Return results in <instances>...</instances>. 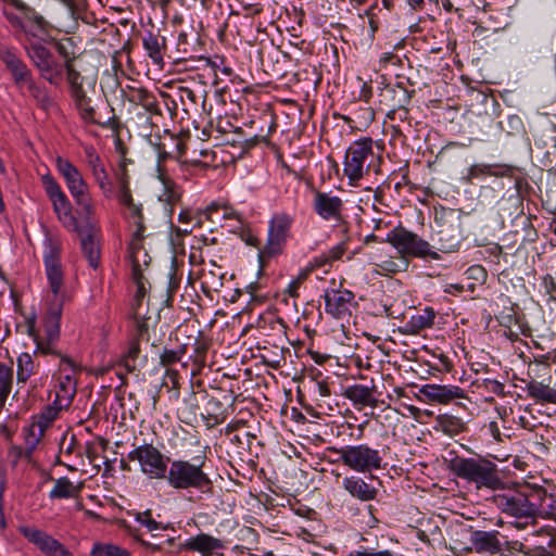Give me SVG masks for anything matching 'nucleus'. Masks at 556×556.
I'll return each mask as SVG.
<instances>
[{"label": "nucleus", "mask_w": 556, "mask_h": 556, "mask_svg": "<svg viewBox=\"0 0 556 556\" xmlns=\"http://www.w3.org/2000/svg\"><path fill=\"white\" fill-rule=\"evenodd\" d=\"M200 553L202 556H223L226 549L225 543L207 533H199L190 536L179 546V551Z\"/></svg>", "instance_id": "nucleus-19"}, {"label": "nucleus", "mask_w": 556, "mask_h": 556, "mask_svg": "<svg viewBox=\"0 0 556 556\" xmlns=\"http://www.w3.org/2000/svg\"><path fill=\"white\" fill-rule=\"evenodd\" d=\"M135 520L142 527H144L149 532H153L156 530H166L168 528L167 525L156 521L152 517V513L150 509L144 511H138L135 514Z\"/></svg>", "instance_id": "nucleus-45"}, {"label": "nucleus", "mask_w": 556, "mask_h": 556, "mask_svg": "<svg viewBox=\"0 0 556 556\" xmlns=\"http://www.w3.org/2000/svg\"><path fill=\"white\" fill-rule=\"evenodd\" d=\"M76 394V379L70 372L60 376L59 383L55 390V401L59 407H68Z\"/></svg>", "instance_id": "nucleus-28"}, {"label": "nucleus", "mask_w": 556, "mask_h": 556, "mask_svg": "<svg viewBox=\"0 0 556 556\" xmlns=\"http://www.w3.org/2000/svg\"><path fill=\"white\" fill-rule=\"evenodd\" d=\"M131 276H132V280L137 287V290H136V293L134 296V301H132V305H131L132 316H134V318H141V317L146 316V311H148L147 308H144V303H143L144 298L148 292V288H147L148 280L144 278L143 274H136V275H131Z\"/></svg>", "instance_id": "nucleus-30"}, {"label": "nucleus", "mask_w": 556, "mask_h": 556, "mask_svg": "<svg viewBox=\"0 0 556 556\" xmlns=\"http://www.w3.org/2000/svg\"><path fill=\"white\" fill-rule=\"evenodd\" d=\"M165 188H166V192H165L166 201H168L169 203H175L180 197L179 191L174 186H172L169 184H165Z\"/></svg>", "instance_id": "nucleus-59"}, {"label": "nucleus", "mask_w": 556, "mask_h": 556, "mask_svg": "<svg viewBox=\"0 0 556 556\" xmlns=\"http://www.w3.org/2000/svg\"><path fill=\"white\" fill-rule=\"evenodd\" d=\"M165 379L166 383L170 382L174 389L179 388V372L176 369H166Z\"/></svg>", "instance_id": "nucleus-58"}, {"label": "nucleus", "mask_w": 556, "mask_h": 556, "mask_svg": "<svg viewBox=\"0 0 556 556\" xmlns=\"http://www.w3.org/2000/svg\"><path fill=\"white\" fill-rule=\"evenodd\" d=\"M326 451L338 455V458L330 460L331 463L342 462L343 465L355 472L367 473L383 468L381 452L366 443L345 445L340 448L330 446Z\"/></svg>", "instance_id": "nucleus-7"}, {"label": "nucleus", "mask_w": 556, "mask_h": 556, "mask_svg": "<svg viewBox=\"0 0 556 556\" xmlns=\"http://www.w3.org/2000/svg\"><path fill=\"white\" fill-rule=\"evenodd\" d=\"M485 430H486L488 434L491 435L494 440H496L497 442L502 441V434H501V431H500V428H498V425L496 421H490L485 426Z\"/></svg>", "instance_id": "nucleus-57"}, {"label": "nucleus", "mask_w": 556, "mask_h": 556, "mask_svg": "<svg viewBox=\"0 0 556 556\" xmlns=\"http://www.w3.org/2000/svg\"><path fill=\"white\" fill-rule=\"evenodd\" d=\"M506 172L504 166L497 164H475L467 170L464 179L468 184H472L475 179L485 176H503Z\"/></svg>", "instance_id": "nucleus-35"}, {"label": "nucleus", "mask_w": 556, "mask_h": 556, "mask_svg": "<svg viewBox=\"0 0 556 556\" xmlns=\"http://www.w3.org/2000/svg\"><path fill=\"white\" fill-rule=\"evenodd\" d=\"M381 155L374 151V140L369 137L354 141L348 149L343 163V172L350 185L356 184L370 170L378 174Z\"/></svg>", "instance_id": "nucleus-6"}, {"label": "nucleus", "mask_w": 556, "mask_h": 556, "mask_svg": "<svg viewBox=\"0 0 556 556\" xmlns=\"http://www.w3.org/2000/svg\"><path fill=\"white\" fill-rule=\"evenodd\" d=\"M146 314H148V311H146ZM136 323V336L138 340L144 339V337L148 334L149 331V319L150 317L146 315L141 318H134Z\"/></svg>", "instance_id": "nucleus-53"}, {"label": "nucleus", "mask_w": 556, "mask_h": 556, "mask_svg": "<svg viewBox=\"0 0 556 556\" xmlns=\"http://www.w3.org/2000/svg\"><path fill=\"white\" fill-rule=\"evenodd\" d=\"M142 238H137L132 236L131 242L129 244V253L130 261L132 267V274H142V266H148L151 258L148 255L147 251L141 245Z\"/></svg>", "instance_id": "nucleus-32"}, {"label": "nucleus", "mask_w": 556, "mask_h": 556, "mask_svg": "<svg viewBox=\"0 0 556 556\" xmlns=\"http://www.w3.org/2000/svg\"><path fill=\"white\" fill-rule=\"evenodd\" d=\"M376 387L372 384L371 387L364 384H353L346 387L342 393V395L353 403V406L357 409H362L364 407L376 408L379 406V401L375 396Z\"/></svg>", "instance_id": "nucleus-21"}, {"label": "nucleus", "mask_w": 556, "mask_h": 556, "mask_svg": "<svg viewBox=\"0 0 556 556\" xmlns=\"http://www.w3.org/2000/svg\"><path fill=\"white\" fill-rule=\"evenodd\" d=\"M56 342H59V340ZM35 343L37 344L36 341H35ZM56 345H58V343H55V345H54L55 353H43L40 350H38L37 348L35 350V353H40L42 355L59 356L60 357L59 371H60L61 376L66 375V372H70L72 376H74V374L79 369L78 364L76 362H74L73 359H71L70 357L62 355L58 351Z\"/></svg>", "instance_id": "nucleus-43"}, {"label": "nucleus", "mask_w": 556, "mask_h": 556, "mask_svg": "<svg viewBox=\"0 0 556 556\" xmlns=\"http://www.w3.org/2000/svg\"><path fill=\"white\" fill-rule=\"evenodd\" d=\"M129 533L134 536V539L146 549L147 554L154 555L157 552H164L166 547H170L175 544L176 539L174 536H168L159 542H150L143 540L136 531H129Z\"/></svg>", "instance_id": "nucleus-41"}, {"label": "nucleus", "mask_w": 556, "mask_h": 556, "mask_svg": "<svg viewBox=\"0 0 556 556\" xmlns=\"http://www.w3.org/2000/svg\"><path fill=\"white\" fill-rule=\"evenodd\" d=\"M420 392L431 402L447 404L457 399L465 397L464 389L456 386L426 384Z\"/></svg>", "instance_id": "nucleus-22"}, {"label": "nucleus", "mask_w": 556, "mask_h": 556, "mask_svg": "<svg viewBox=\"0 0 556 556\" xmlns=\"http://www.w3.org/2000/svg\"><path fill=\"white\" fill-rule=\"evenodd\" d=\"M140 101L143 103V105L150 110L153 111L156 109L157 103L153 97H151L147 91L140 92Z\"/></svg>", "instance_id": "nucleus-56"}, {"label": "nucleus", "mask_w": 556, "mask_h": 556, "mask_svg": "<svg viewBox=\"0 0 556 556\" xmlns=\"http://www.w3.org/2000/svg\"><path fill=\"white\" fill-rule=\"evenodd\" d=\"M128 459L137 462L141 472L150 479H164L167 476L169 458L152 444L144 443L135 447L129 452Z\"/></svg>", "instance_id": "nucleus-12"}, {"label": "nucleus", "mask_w": 556, "mask_h": 556, "mask_svg": "<svg viewBox=\"0 0 556 556\" xmlns=\"http://www.w3.org/2000/svg\"><path fill=\"white\" fill-rule=\"evenodd\" d=\"M155 146L160 160L173 156L174 153L180 156L186 151L185 142L170 134H167L164 140L160 141Z\"/></svg>", "instance_id": "nucleus-34"}, {"label": "nucleus", "mask_w": 556, "mask_h": 556, "mask_svg": "<svg viewBox=\"0 0 556 556\" xmlns=\"http://www.w3.org/2000/svg\"><path fill=\"white\" fill-rule=\"evenodd\" d=\"M378 267L380 268L381 271L388 274H396L402 270H405L408 267V262L405 258H402L400 263H396L392 260H388L379 264Z\"/></svg>", "instance_id": "nucleus-52"}, {"label": "nucleus", "mask_w": 556, "mask_h": 556, "mask_svg": "<svg viewBox=\"0 0 556 556\" xmlns=\"http://www.w3.org/2000/svg\"><path fill=\"white\" fill-rule=\"evenodd\" d=\"M439 424L444 433L455 435L463 431L464 424L460 418L452 415H442L439 418Z\"/></svg>", "instance_id": "nucleus-47"}, {"label": "nucleus", "mask_w": 556, "mask_h": 556, "mask_svg": "<svg viewBox=\"0 0 556 556\" xmlns=\"http://www.w3.org/2000/svg\"><path fill=\"white\" fill-rule=\"evenodd\" d=\"M61 244L52 239L45 242L43 263L49 292L48 308L43 318L41 332L30 334L37 342V349L43 353H55L54 345L60 339V320L65 299L63 288L64 273L60 261Z\"/></svg>", "instance_id": "nucleus-1"}, {"label": "nucleus", "mask_w": 556, "mask_h": 556, "mask_svg": "<svg viewBox=\"0 0 556 556\" xmlns=\"http://www.w3.org/2000/svg\"><path fill=\"white\" fill-rule=\"evenodd\" d=\"M543 285H544L546 293L549 294L552 298H554L556 295V285L554 282L553 277L549 275H546L543 278Z\"/></svg>", "instance_id": "nucleus-60"}, {"label": "nucleus", "mask_w": 556, "mask_h": 556, "mask_svg": "<svg viewBox=\"0 0 556 556\" xmlns=\"http://www.w3.org/2000/svg\"><path fill=\"white\" fill-rule=\"evenodd\" d=\"M470 541L479 553L485 552L496 554L501 552L502 544L498 539V531L476 530L471 533Z\"/></svg>", "instance_id": "nucleus-25"}, {"label": "nucleus", "mask_w": 556, "mask_h": 556, "mask_svg": "<svg viewBox=\"0 0 556 556\" xmlns=\"http://www.w3.org/2000/svg\"><path fill=\"white\" fill-rule=\"evenodd\" d=\"M49 41L50 40H38L23 45V48L27 56L29 58L35 67L43 63H47L48 61L54 58L52 52L45 46V43Z\"/></svg>", "instance_id": "nucleus-31"}, {"label": "nucleus", "mask_w": 556, "mask_h": 556, "mask_svg": "<svg viewBox=\"0 0 556 556\" xmlns=\"http://www.w3.org/2000/svg\"><path fill=\"white\" fill-rule=\"evenodd\" d=\"M378 8L377 3L370 5L365 12L364 15L369 18L370 26L376 29L378 26L375 24L376 17V9Z\"/></svg>", "instance_id": "nucleus-63"}, {"label": "nucleus", "mask_w": 556, "mask_h": 556, "mask_svg": "<svg viewBox=\"0 0 556 556\" xmlns=\"http://www.w3.org/2000/svg\"><path fill=\"white\" fill-rule=\"evenodd\" d=\"M66 79L80 117L85 122L94 123V109L88 94L89 90L94 91V81L88 83L77 70L66 73Z\"/></svg>", "instance_id": "nucleus-14"}, {"label": "nucleus", "mask_w": 556, "mask_h": 556, "mask_svg": "<svg viewBox=\"0 0 556 556\" xmlns=\"http://www.w3.org/2000/svg\"><path fill=\"white\" fill-rule=\"evenodd\" d=\"M547 490L539 484L526 483L519 489H508L492 496V503L503 514L516 518L514 526L521 530L534 526L539 518L554 519L555 509L543 508Z\"/></svg>", "instance_id": "nucleus-2"}, {"label": "nucleus", "mask_w": 556, "mask_h": 556, "mask_svg": "<svg viewBox=\"0 0 556 556\" xmlns=\"http://www.w3.org/2000/svg\"><path fill=\"white\" fill-rule=\"evenodd\" d=\"M293 222L294 218L286 212H279L273 215L268 222L266 243L258 252L261 262L282 253L287 240L290 237Z\"/></svg>", "instance_id": "nucleus-10"}, {"label": "nucleus", "mask_w": 556, "mask_h": 556, "mask_svg": "<svg viewBox=\"0 0 556 556\" xmlns=\"http://www.w3.org/2000/svg\"><path fill=\"white\" fill-rule=\"evenodd\" d=\"M45 429L33 422L30 426L23 429L25 448L28 450L31 454L43 437Z\"/></svg>", "instance_id": "nucleus-42"}, {"label": "nucleus", "mask_w": 556, "mask_h": 556, "mask_svg": "<svg viewBox=\"0 0 556 556\" xmlns=\"http://www.w3.org/2000/svg\"><path fill=\"white\" fill-rule=\"evenodd\" d=\"M41 182L47 197L52 203L53 211L56 214L59 220H61L68 228H77L78 224L72 214L71 202L65 192L62 190L60 184L50 174L43 175L41 177Z\"/></svg>", "instance_id": "nucleus-16"}, {"label": "nucleus", "mask_w": 556, "mask_h": 556, "mask_svg": "<svg viewBox=\"0 0 556 556\" xmlns=\"http://www.w3.org/2000/svg\"><path fill=\"white\" fill-rule=\"evenodd\" d=\"M3 15L15 39L22 46L31 41L52 39L50 23L23 0H9L3 9Z\"/></svg>", "instance_id": "nucleus-4"}, {"label": "nucleus", "mask_w": 556, "mask_h": 556, "mask_svg": "<svg viewBox=\"0 0 556 556\" xmlns=\"http://www.w3.org/2000/svg\"><path fill=\"white\" fill-rule=\"evenodd\" d=\"M435 318V312L432 307H426L422 311L412 315L405 324L407 333L417 334L420 331L431 328Z\"/></svg>", "instance_id": "nucleus-29"}, {"label": "nucleus", "mask_w": 556, "mask_h": 556, "mask_svg": "<svg viewBox=\"0 0 556 556\" xmlns=\"http://www.w3.org/2000/svg\"><path fill=\"white\" fill-rule=\"evenodd\" d=\"M58 1L62 5L64 14L67 17L72 18V20H76L78 17V10L73 0H58Z\"/></svg>", "instance_id": "nucleus-54"}, {"label": "nucleus", "mask_w": 556, "mask_h": 556, "mask_svg": "<svg viewBox=\"0 0 556 556\" xmlns=\"http://www.w3.org/2000/svg\"><path fill=\"white\" fill-rule=\"evenodd\" d=\"M241 239L248 244V245H251V247H255L257 248L258 250L261 249L260 248V244H261V241L260 239L254 235L252 233L251 231L249 230H243L242 233H241Z\"/></svg>", "instance_id": "nucleus-55"}, {"label": "nucleus", "mask_w": 556, "mask_h": 556, "mask_svg": "<svg viewBox=\"0 0 556 556\" xmlns=\"http://www.w3.org/2000/svg\"><path fill=\"white\" fill-rule=\"evenodd\" d=\"M354 556H394L389 551H380V552H372V551H356Z\"/></svg>", "instance_id": "nucleus-62"}, {"label": "nucleus", "mask_w": 556, "mask_h": 556, "mask_svg": "<svg viewBox=\"0 0 556 556\" xmlns=\"http://www.w3.org/2000/svg\"><path fill=\"white\" fill-rule=\"evenodd\" d=\"M91 556H130V553L114 544L96 543L90 552Z\"/></svg>", "instance_id": "nucleus-46"}, {"label": "nucleus", "mask_w": 556, "mask_h": 556, "mask_svg": "<svg viewBox=\"0 0 556 556\" xmlns=\"http://www.w3.org/2000/svg\"><path fill=\"white\" fill-rule=\"evenodd\" d=\"M185 348H178L176 350L164 349L160 355V363L163 366H169L179 362L185 354Z\"/></svg>", "instance_id": "nucleus-51"}, {"label": "nucleus", "mask_w": 556, "mask_h": 556, "mask_svg": "<svg viewBox=\"0 0 556 556\" xmlns=\"http://www.w3.org/2000/svg\"><path fill=\"white\" fill-rule=\"evenodd\" d=\"M89 167L94 182L98 185L102 194L106 199H111L113 195V184L109 178L104 163L101 157L89 161L86 163Z\"/></svg>", "instance_id": "nucleus-27"}, {"label": "nucleus", "mask_w": 556, "mask_h": 556, "mask_svg": "<svg viewBox=\"0 0 556 556\" xmlns=\"http://www.w3.org/2000/svg\"><path fill=\"white\" fill-rule=\"evenodd\" d=\"M124 191H126L127 193H131L130 189H129L128 175H127L125 168H124V173L119 177V192H118V194H123Z\"/></svg>", "instance_id": "nucleus-61"}, {"label": "nucleus", "mask_w": 556, "mask_h": 556, "mask_svg": "<svg viewBox=\"0 0 556 556\" xmlns=\"http://www.w3.org/2000/svg\"><path fill=\"white\" fill-rule=\"evenodd\" d=\"M207 450L210 446H202L191 460L182 458L169 460L167 476H164L167 484L177 491L193 489L199 492V498L212 495L213 481L205 471Z\"/></svg>", "instance_id": "nucleus-3"}, {"label": "nucleus", "mask_w": 556, "mask_h": 556, "mask_svg": "<svg viewBox=\"0 0 556 556\" xmlns=\"http://www.w3.org/2000/svg\"><path fill=\"white\" fill-rule=\"evenodd\" d=\"M527 392L536 402L556 404V389L541 381L531 380L527 384Z\"/></svg>", "instance_id": "nucleus-33"}, {"label": "nucleus", "mask_w": 556, "mask_h": 556, "mask_svg": "<svg viewBox=\"0 0 556 556\" xmlns=\"http://www.w3.org/2000/svg\"><path fill=\"white\" fill-rule=\"evenodd\" d=\"M383 241L390 243L401 257L405 260H407V257L439 258V254L432 250L428 241L402 225H397L389 231Z\"/></svg>", "instance_id": "nucleus-9"}, {"label": "nucleus", "mask_w": 556, "mask_h": 556, "mask_svg": "<svg viewBox=\"0 0 556 556\" xmlns=\"http://www.w3.org/2000/svg\"><path fill=\"white\" fill-rule=\"evenodd\" d=\"M447 468L454 476L473 483L478 489L495 490L501 484L496 465L485 458L455 455L448 460Z\"/></svg>", "instance_id": "nucleus-5"}, {"label": "nucleus", "mask_w": 556, "mask_h": 556, "mask_svg": "<svg viewBox=\"0 0 556 556\" xmlns=\"http://www.w3.org/2000/svg\"><path fill=\"white\" fill-rule=\"evenodd\" d=\"M342 235H343L342 240L338 244H336L334 247L329 249L323 255L326 263L330 264L334 261H338L348 252V243L350 240V235H349V232L346 235L345 233H342Z\"/></svg>", "instance_id": "nucleus-48"}, {"label": "nucleus", "mask_w": 556, "mask_h": 556, "mask_svg": "<svg viewBox=\"0 0 556 556\" xmlns=\"http://www.w3.org/2000/svg\"><path fill=\"white\" fill-rule=\"evenodd\" d=\"M81 225L73 230L77 231L80 237L81 250L89 265L97 269L100 264V227L98 222L93 219V215H80Z\"/></svg>", "instance_id": "nucleus-15"}, {"label": "nucleus", "mask_w": 556, "mask_h": 556, "mask_svg": "<svg viewBox=\"0 0 556 556\" xmlns=\"http://www.w3.org/2000/svg\"><path fill=\"white\" fill-rule=\"evenodd\" d=\"M38 365L35 364L33 356L27 353H21L16 358V380L17 383H26L33 375L37 372Z\"/></svg>", "instance_id": "nucleus-36"}, {"label": "nucleus", "mask_w": 556, "mask_h": 556, "mask_svg": "<svg viewBox=\"0 0 556 556\" xmlns=\"http://www.w3.org/2000/svg\"><path fill=\"white\" fill-rule=\"evenodd\" d=\"M55 165L65 181L70 194L78 206L80 215H94L90 187L83 173L70 160L62 156L55 159Z\"/></svg>", "instance_id": "nucleus-8"}, {"label": "nucleus", "mask_w": 556, "mask_h": 556, "mask_svg": "<svg viewBox=\"0 0 556 556\" xmlns=\"http://www.w3.org/2000/svg\"><path fill=\"white\" fill-rule=\"evenodd\" d=\"M33 454L21 446L13 445L9 448L8 458L13 467L17 466L20 460L25 459L26 462H31Z\"/></svg>", "instance_id": "nucleus-50"}, {"label": "nucleus", "mask_w": 556, "mask_h": 556, "mask_svg": "<svg viewBox=\"0 0 556 556\" xmlns=\"http://www.w3.org/2000/svg\"><path fill=\"white\" fill-rule=\"evenodd\" d=\"M56 52L64 60V70L65 73H70L72 71H76L73 65L74 60L76 59V53L74 51V43L72 38H65L60 40L55 45Z\"/></svg>", "instance_id": "nucleus-40"}, {"label": "nucleus", "mask_w": 556, "mask_h": 556, "mask_svg": "<svg viewBox=\"0 0 556 556\" xmlns=\"http://www.w3.org/2000/svg\"><path fill=\"white\" fill-rule=\"evenodd\" d=\"M20 532L46 556H74L63 543L36 527H21Z\"/></svg>", "instance_id": "nucleus-17"}, {"label": "nucleus", "mask_w": 556, "mask_h": 556, "mask_svg": "<svg viewBox=\"0 0 556 556\" xmlns=\"http://www.w3.org/2000/svg\"><path fill=\"white\" fill-rule=\"evenodd\" d=\"M41 78L50 85L59 86L62 81L64 66L61 65L55 58L36 67Z\"/></svg>", "instance_id": "nucleus-37"}, {"label": "nucleus", "mask_w": 556, "mask_h": 556, "mask_svg": "<svg viewBox=\"0 0 556 556\" xmlns=\"http://www.w3.org/2000/svg\"><path fill=\"white\" fill-rule=\"evenodd\" d=\"M140 354V346L137 341L130 343L126 355L124 356L122 363L127 371H134L136 369V361Z\"/></svg>", "instance_id": "nucleus-49"}, {"label": "nucleus", "mask_w": 556, "mask_h": 556, "mask_svg": "<svg viewBox=\"0 0 556 556\" xmlns=\"http://www.w3.org/2000/svg\"><path fill=\"white\" fill-rule=\"evenodd\" d=\"M143 48L153 64L163 67L166 38L152 31H148L142 38Z\"/></svg>", "instance_id": "nucleus-26"}, {"label": "nucleus", "mask_w": 556, "mask_h": 556, "mask_svg": "<svg viewBox=\"0 0 556 556\" xmlns=\"http://www.w3.org/2000/svg\"><path fill=\"white\" fill-rule=\"evenodd\" d=\"M342 488L354 498L369 502L376 498L378 490L358 476H346L342 480Z\"/></svg>", "instance_id": "nucleus-24"}, {"label": "nucleus", "mask_w": 556, "mask_h": 556, "mask_svg": "<svg viewBox=\"0 0 556 556\" xmlns=\"http://www.w3.org/2000/svg\"><path fill=\"white\" fill-rule=\"evenodd\" d=\"M206 216L212 222H216L218 218L236 219L240 226L242 225L241 214L225 204L212 203L206 208Z\"/></svg>", "instance_id": "nucleus-39"}, {"label": "nucleus", "mask_w": 556, "mask_h": 556, "mask_svg": "<svg viewBox=\"0 0 556 556\" xmlns=\"http://www.w3.org/2000/svg\"><path fill=\"white\" fill-rule=\"evenodd\" d=\"M314 213L323 220L334 222L342 233H348L349 223L343 215L344 203L338 195L331 192L316 191L312 201Z\"/></svg>", "instance_id": "nucleus-13"}, {"label": "nucleus", "mask_w": 556, "mask_h": 556, "mask_svg": "<svg viewBox=\"0 0 556 556\" xmlns=\"http://www.w3.org/2000/svg\"><path fill=\"white\" fill-rule=\"evenodd\" d=\"M0 62L4 65L16 87L26 88L33 96H37L39 87L34 79L33 72L16 48L0 45Z\"/></svg>", "instance_id": "nucleus-11"}, {"label": "nucleus", "mask_w": 556, "mask_h": 556, "mask_svg": "<svg viewBox=\"0 0 556 556\" xmlns=\"http://www.w3.org/2000/svg\"><path fill=\"white\" fill-rule=\"evenodd\" d=\"M84 153L86 157V163L100 157L96 149L90 144L84 146Z\"/></svg>", "instance_id": "nucleus-64"}, {"label": "nucleus", "mask_w": 556, "mask_h": 556, "mask_svg": "<svg viewBox=\"0 0 556 556\" xmlns=\"http://www.w3.org/2000/svg\"><path fill=\"white\" fill-rule=\"evenodd\" d=\"M64 408L65 407H59L58 401L54 400L40 413L35 424L46 430Z\"/></svg>", "instance_id": "nucleus-44"}, {"label": "nucleus", "mask_w": 556, "mask_h": 556, "mask_svg": "<svg viewBox=\"0 0 556 556\" xmlns=\"http://www.w3.org/2000/svg\"><path fill=\"white\" fill-rule=\"evenodd\" d=\"M119 203L125 206V216L129 223L136 226L134 236L137 238H143L146 231L143 210L140 203H135L131 193L126 191L123 194H118Z\"/></svg>", "instance_id": "nucleus-23"}, {"label": "nucleus", "mask_w": 556, "mask_h": 556, "mask_svg": "<svg viewBox=\"0 0 556 556\" xmlns=\"http://www.w3.org/2000/svg\"><path fill=\"white\" fill-rule=\"evenodd\" d=\"M80 485H75L67 477L59 478L49 493L50 498H71L78 496Z\"/></svg>", "instance_id": "nucleus-38"}, {"label": "nucleus", "mask_w": 556, "mask_h": 556, "mask_svg": "<svg viewBox=\"0 0 556 556\" xmlns=\"http://www.w3.org/2000/svg\"><path fill=\"white\" fill-rule=\"evenodd\" d=\"M325 312L336 319H345L356 306L355 295L348 289H327L324 293Z\"/></svg>", "instance_id": "nucleus-18"}, {"label": "nucleus", "mask_w": 556, "mask_h": 556, "mask_svg": "<svg viewBox=\"0 0 556 556\" xmlns=\"http://www.w3.org/2000/svg\"><path fill=\"white\" fill-rule=\"evenodd\" d=\"M379 104L387 115L394 114L396 110L404 109L410 101L408 90L401 84L386 85L379 92Z\"/></svg>", "instance_id": "nucleus-20"}]
</instances>
